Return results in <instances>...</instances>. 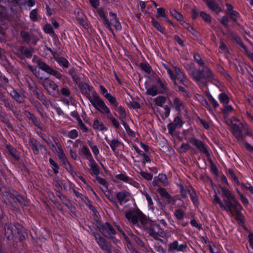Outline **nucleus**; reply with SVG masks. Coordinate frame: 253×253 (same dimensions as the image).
I'll return each mask as SVG.
<instances>
[{"instance_id": "f257e3e1", "label": "nucleus", "mask_w": 253, "mask_h": 253, "mask_svg": "<svg viewBox=\"0 0 253 253\" xmlns=\"http://www.w3.org/2000/svg\"><path fill=\"white\" fill-rule=\"evenodd\" d=\"M221 189L223 202L215 192L213 195V204L215 205H218L221 210L225 211L230 216H236L239 218L242 210V206L229 189L223 186L221 187Z\"/></svg>"}, {"instance_id": "f03ea898", "label": "nucleus", "mask_w": 253, "mask_h": 253, "mask_svg": "<svg viewBox=\"0 0 253 253\" xmlns=\"http://www.w3.org/2000/svg\"><path fill=\"white\" fill-rule=\"evenodd\" d=\"M191 76L201 87L206 85L207 81L212 82L216 79L211 70L205 67L202 71L194 70L191 73Z\"/></svg>"}, {"instance_id": "7ed1b4c3", "label": "nucleus", "mask_w": 253, "mask_h": 253, "mask_svg": "<svg viewBox=\"0 0 253 253\" xmlns=\"http://www.w3.org/2000/svg\"><path fill=\"white\" fill-rule=\"evenodd\" d=\"M88 99L93 106L102 114L111 116L110 110L106 105L103 100L96 94L92 97H88Z\"/></svg>"}, {"instance_id": "20e7f679", "label": "nucleus", "mask_w": 253, "mask_h": 253, "mask_svg": "<svg viewBox=\"0 0 253 253\" xmlns=\"http://www.w3.org/2000/svg\"><path fill=\"white\" fill-rule=\"evenodd\" d=\"M168 74H169L171 80L176 84V80L177 79L183 84H184L185 78L183 74L181 72L180 70L176 67H173V69H171L169 66L164 65Z\"/></svg>"}, {"instance_id": "39448f33", "label": "nucleus", "mask_w": 253, "mask_h": 253, "mask_svg": "<svg viewBox=\"0 0 253 253\" xmlns=\"http://www.w3.org/2000/svg\"><path fill=\"white\" fill-rule=\"evenodd\" d=\"M166 85L164 84L160 78L157 79L156 84L152 85L147 88L146 93L148 95L155 96L158 94H162L166 91Z\"/></svg>"}, {"instance_id": "423d86ee", "label": "nucleus", "mask_w": 253, "mask_h": 253, "mask_svg": "<svg viewBox=\"0 0 253 253\" xmlns=\"http://www.w3.org/2000/svg\"><path fill=\"white\" fill-rule=\"evenodd\" d=\"M236 123H233L231 127L232 133L236 139L242 141L244 139V136L242 134V130L245 128L246 124L240 122L238 119H236Z\"/></svg>"}, {"instance_id": "0eeeda50", "label": "nucleus", "mask_w": 253, "mask_h": 253, "mask_svg": "<svg viewBox=\"0 0 253 253\" xmlns=\"http://www.w3.org/2000/svg\"><path fill=\"white\" fill-rule=\"evenodd\" d=\"M52 146L54 148L52 149L53 152L58 156L65 169L68 170H71V166L64 153L60 143L56 142V147H55L53 144H52Z\"/></svg>"}, {"instance_id": "6e6552de", "label": "nucleus", "mask_w": 253, "mask_h": 253, "mask_svg": "<svg viewBox=\"0 0 253 253\" xmlns=\"http://www.w3.org/2000/svg\"><path fill=\"white\" fill-rule=\"evenodd\" d=\"M147 233L156 240H159V237H165L166 234L164 230L159 227L156 221H153L151 226L147 228Z\"/></svg>"}, {"instance_id": "1a4fd4ad", "label": "nucleus", "mask_w": 253, "mask_h": 253, "mask_svg": "<svg viewBox=\"0 0 253 253\" xmlns=\"http://www.w3.org/2000/svg\"><path fill=\"white\" fill-rule=\"evenodd\" d=\"M187 248L186 243L179 244L177 241H175L170 243L169 246V251L172 253L184 252Z\"/></svg>"}, {"instance_id": "9d476101", "label": "nucleus", "mask_w": 253, "mask_h": 253, "mask_svg": "<svg viewBox=\"0 0 253 253\" xmlns=\"http://www.w3.org/2000/svg\"><path fill=\"white\" fill-rule=\"evenodd\" d=\"M99 230L105 237L108 238H113V236L116 234L115 230L108 223H106L101 226Z\"/></svg>"}, {"instance_id": "9b49d317", "label": "nucleus", "mask_w": 253, "mask_h": 253, "mask_svg": "<svg viewBox=\"0 0 253 253\" xmlns=\"http://www.w3.org/2000/svg\"><path fill=\"white\" fill-rule=\"evenodd\" d=\"M39 66L40 69L49 73V74L55 76L56 78L58 79H61L62 75L60 73H59L57 71L52 69L48 65H46L44 63H40L39 64Z\"/></svg>"}, {"instance_id": "f8f14e48", "label": "nucleus", "mask_w": 253, "mask_h": 253, "mask_svg": "<svg viewBox=\"0 0 253 253\" xmlns=\"http://www.w3.org/2000/svg\"><path fill=\"white\" fill-rule=\"evenodd\" d=\"M100 93L109 102L110 104H116V98L109 93L107 89L103 85L99 86Z\"/></svg>"}, {"instance_id": "ddd939ff", "label": "nucleus", "mask_w": 253, "mask_h": 253, "mask_svg": "<svg viewBox=\"0 0 253 253\" xmlns=\"http://www.w3.org/2000/svg\"><path fill=\"white\" fill-rule=\"evenodd\" d=\"M141 216L140 212L129 211L126 213V217L127 220L133 224L138 222V218Z\"/></svg>"}, {"instance_id": "4468645a", "label": "nucleus", "mask_w": 253, "mask_h": 253, "mask_svg": "<svg viewBox=\"0 0 253 253\" xmlns=\"http://www.w3.org/2000/svg\"><path fill=\"white\" fill-rule=\"evenodd\" d=\"M189 141L192 144L198 148L201 151L206 154H209V151L205 145L201 140H199L195 137H193L190 139Z\"/></svg>"}, {"instance_id": "2eb2a0df", "label": "nucleus", "mask_w": 253, "mask_h": 253, "mask_svg": "<svg viewBox=\"0 0 253 253\" xmlns=\"http://www.w3.org/2000/svg\"><path fill=\"white\" fill-rule=\"evenodd\" d=\"M112 105L115 111L118 113L119 115V119L121 122L122 121H125V119L126 118V111L124 107L122 106L119 105L117 100H116V104H111Z\"/></svg>"}, {"instance_id": "dca6fc26", "label": "nucleus", "mask_w": 253, "mask_h": 253, "mask_svg": "<svg viewBox=\"0 0 253 253\" xmlns=\"http://www.w3.org/2000/svg\"><path fill=\"white\" fill-rule=\"evenodd\" d=\"M42 85L47 90L56 91L58 89V85L50 80L45 78L42 81Z\"/></svg>"}, {"instance_id": "f3484780", "label": "nucleus", "mask_w": 253, "mask_h": 253, "mask_svg": "<svg viewBox=\"0 0 253 253\" xmlns=\"http://www.w3.org/2000/svg\"><path fill=\"white\" fill-rule=\"evenodd\" d=\"M97 12L101 18L104 20V23L106 27L113 34H114L113 30L111 28V23L109 20L106 18L105 14L102 8H97Z\"/></svg>"}, {"instance_id": "a211bd4d", "label": "nucleus", "mask_w": 253, "mask_h": 253, "mask_svg": "<svg viewBox=\"0 0 253 253\" xmlns=\"http://www.w3.org/2000/svg\"><path fill=\"white\" fill-rule=\"evenodd\" d=\"M5 235L9 240L12 239L17 233L16 228L12 224H7L5 227Z\"/></svg>"}, {"instance_id": "6ab92c4d", "label": "nucleus", "mask_w": 253, "mask_h": 253, "mask_svg": "<svg viewBox=\"0 0 253 253\" xmlns=\"http://www.w3.org/2000/svg\"><path fill=\"white\" fill-rule=\"evenodd\" d=\"M209 8L212 11L219 13L222 11L221 8L213 0H206Z\"/></svg>"}, {"instance_id": "aec40b11", "label": "nucleus", "mask_w": 253, "mask_h": 253, "mask_svg": "<svg viewBox=\"0 0 253 253\" xmlns=\"http://www.w3.org/2000/svg\"><path fill=\"white\" fill-rule=\"evenodd\" d=\"M158 192L161 196L168 199V202L169 203L174 204L175 200L170 196L165 189L159 188L158 189Z\"/></svg>"}, {"instance_id": "412c9836", "label": "nucleus", "mask_w": 253, "mask_h": 253, "mask_svg": "<svg viewBox=\"0 0 253 253\" xmlns=\"http://www.w3.org/2000/svg\"><path fill=\"white\" fill-rule=\"evenodd\" d=\"M116 177L120 180L128 183L130 184L135 185L137 183L131 178L126 176L125 174L120 173L117 174Z\"/></svg>"}, {"instance_id": "4be33fe9", "label": "nucleus", "mask_w": 253, "mask_h": 253, "mask_svg": "<svg viewBox=\"0 0 253 253\" xmlns=\"http://www.w3.org/2000/svg\"><path fill=\"white\" fill-rule=\"evenodd\" d=\"M94 238H95V240H96L97 243H98L99 246L100 247V248L103 250L106 251H108V248L106 244L105 239L101 237H97L96 235L94 233Z\"/></svg>"}, {"instance_id": "5701e85b", "label": "nucleus", "mask_w": 253, "mask_h": 253, "mask_svg": "<svg viewBox=\"0 0 253 253\" xmlns=\"http://www.w3.org/2000/svg\"><path fill=\"white\" fill-rule=\"evenodd\" d=\"M80 89L83 93L86 95L89 94L91 92H94L96 93L93 87L86 83H83L80 86Z\"/></svg>"}, {"instance_id": "b1692460", "label": "nucleus", "mask_w": 253, "mask_h": 253, "mask_svg": "<svg viewBox=\"0 0 253 253\" xmlns=\"http://www.w3.org/2000/svg\"><path fill=\"white\" fill-rule=\"evenodd\" d=\"M128 192L125 191H120L117 193V198L119 201L120 202V203H121V204H122L123 203H126L127 201L126 198L128 197Z\"/></svg>"}, {"instance_id": "393cba45", "label": "nucleus", "mask_w": 253, "mask_h": 253, "mask_svg": "<svg viewBox=\"0 0 253 253\" xmlns=\"http://www.w3.org/2000/svg\"><path fill=\"white\" fill-rule=\"evenodd\" d=\"M108 143L109 144L111 149L114 152H115L117 148L122 144L121 141L117 138H114L110 142H108Z\"/></svg>"}, {"instance_id": "a878e982", "label": "nucleus", "mask_w": 253, "mask_h": 253, "mask_svg": "<svg viewBox=\"0 0 253 253\" xmlns=\"http://www.w3.org/2000/svg\"><path fill=\"white\" fill-rule=\"evenodd\" d=\"M92 126L93 128L97 130L103 131L107 130V128L98 119H96L94 121Z\"/></svg>"}, {"instance_id": "bb28decb", "label": "nucleus", "mask_w": 253, "mask_h": 253, "mask_svg": "<svg viewBox=\"0 0 253 253\" xmlns=\"http://www.w3.org/2000/svg\"><path fill=\"white\" fill-rule=\"evenodd\" d=\"M127 94L128 95L127 99L128 100V101L126 102L127 105L134 109L139 108V104L138 102L134 101L132 97L128 93H127Z\"/></svg>"}, {"instance_id": "cd10ccee", "label": "nucleus", "mask_w": 253, "mask_h": 253, "mask_svg": "<svg viewBox=\"0 0 253 253\" xmlns=\"http://www.w3.org/2000/svg\"><path fill=\"white\" fill-rule=\"evenodd\" d=\"M90 163V164L89 165V166L90 167L91 170H92L93 174L96 175H98L99 173L98 167L97 164L93 160L92 158H91Z\"/></svg>"}, {"instance_id": "c85d7f7f", "label": "nucleus", "mask_w": 253, "mask_h": 253, "mask_svg": "<svg viewBox=\"0 0 253 253\" xmlns=\"http://www.w3.org/2000/svg\"><path fill=\"white\" fill-rule=\"evenodd\" d=\"M156 16L157 18L163 17L167 21L170 22L166 14L165 9L164 8L160 7L157 8Z\"/></svg>"}, {"instance_id": "c756f323", "label": "nucleus", "mask_w": 253, "mask_h": 253, "mask_svg": "<svg viewBox=\"0 0 253 253\" xmlns=\"http://www.w3.org/2000/svg\"><path fill=\"white\" fill-rule=\"evenodd\" d=\"M173 105L177 111H180L184 108V105L182 101L178 98H175L173 100Z\"/></svg>"}, {"instance_id": "7c9ffc66", "label": "nucleus", "mask_w": 253, "mask_h": 253, "mask_svg": "<svg viewBox=\"0 0 253 253\" xmlns=\"http://www.w3.org/2000/svg\"><path fill=\"white\" fill-rule=\"evenodd\" d=\"M218 99L220 102L224 105L228 104L229 102L228 96L225 93H221L218 95Z\"/></svg>"}, {"instance_id": "2f4dec72", "label": "nucleus", "mask_w": 253, "mask_h": 253, "mask_svg": "<svg viewBox=\"0 0 253 253\" xmlns=\"http://www.w3.org/2000/svg\"><path fill=\"white\" fill-rule=\"evenodd\" d=\"M166 97L162 96H159L155 98L154 101L156 105L162 107L166 102Z\"/></svg>"}, {"instance_id": "473e14b6", "label": "nucleus", "mask_w": 253, "mask_h": 253, "mask_svg": "<svg viewBox=\"0 0 253 253\" xmlns=\"http://www.w3.org/2000/svg\"><path fill=\"white\" fill-rule=\"evenodd\" d=\"M121 123H122V125H123V126H124L127 133L130 136H131L132 137H134L135 136V133L133 130H132L130 128L128 124L125 121H122V122H121Z\"/></svg>"}, {"instance_id": "72a5a7b5", "label": "nucleus", "mask_w": 253, "mask_h": 253, "mask_svg": "<svg viewBox=\"0 0 253 253\" xmlns=\"http://www.w3.org/2000/svg\"><path fill=\"white\" fill-rule=\"evenodd\" d=\"M49 162L54 172L55 173H58L59 169V167L58 166V164L51 158H49Z\"/></svg>"}, {"instance_id": "f704fd0d", "label": "nucleus", "mask_w": 253, "mask_h": 253, "mask_svg": "<svg viewBox=\"0 0 253 253\" xmlns=\"http://www.w3.org/2000/svg\"><path fill=\"white\" fill-rule=\"evenodd\" d=\"M189 191L190 193V197H191L192 201H193V202L195 205H197L198 204V198L197 197V195L195 193V191L193 189H191V190H189Z\"/></svg>"}, {"instance_id": "c9c22d12", "label": "nucleus", "mask_w": 253, "mask_h": 253, "mask_svg": "<svg viewBox=\"0 0 253 253\" xmlns=\"http://www.w3.org/2000/svg\"><path fill=\"white\" fill-rule=\"evenodd\" d=\"M152 23L153 26L159 32H160L161 33L164 34V31L162 27V26L160 25V24L154 19H152Z\"/></svg>"}, {"instance_id": "e433bc0d", "label": "nucleus", "mask_w": 253, "mask_h": 253, "mask_svg": "<svg viewBox=\"0 0 253 253\" xmlns=\"http://www.w3.org/2000/svg\"><path fill=\"white\" fill-rule=\"evenodd\" d=\"M111 22H110L111 24H113L114 26L116 28V29L118 30H121L122 29V26L118 20L117 18H115V19H111Z\"/></svg>"}, {"instance_id": "4c0bfd02", "label": "nucleus", "mask_w": 253, "mask_h": 253, "mask_svg": "<svg viewBox=\"0 0 253 253\" xmlns=\"http://www.w3.org/2000/svg\"><path fill=\"white\" fill-rule=\"evenodd\" d=\"M56 61L60 65V66L64 68H67L68 67L69 62L64 58H59V59H57Z\"/></svg>"}, {"instance_id": "58836bf2", "label": "nucleus", "mask_w": 253, "mask_h": 253, "mask_svg": "<svg viewBox=\"0 0 253 253\" xmlns=\"http://www.w3.org/2000/svg\"><path fill=\"white\" fill-rule=\"evenodd\" d=\"M170 13L174 17L179 21H181L183 19V16L182 14L174 9L170 10Z\"/></svg>"}, {"instance_id": "ea45409f", "label": "nucleus", "mask_w": 253, "mask_h": 253, "mask_svg": "<svg viewBox=\"0 0 253 253\" xmlns=\"http://www.w3.org/2000/svg\"><path fill=\"white\" fill-rule=\"evenodd\" d=\"M6 16V9L4 6L0 5V21L5 19Z\"/></svg>"}, {"instance_id": "a19ab883", "label": "nucleus", "mask_w": 253, "mask_h": 253, "mask_svg": "<svg viewBox=\"0 0 253 253\" xmlns=\"http://www.w3.org/2000/svg\"><path fill=\"white\" fill-rule=\"evenodd\" d=\"M143 194L147 201L149 208H152L154 204L151 196L147 193H143Z\"/></svg>"}, {"instance_id": "79ce46f5", "label": "nucleus", "mask_w": 253, "mask_h": 253, "mask_svg": "<svg viewBox=\"0 0 253 253\" xmlns=\"http://www.w3.org/2000/svg\"><path fill=\"white\" fill-rule=\"evenodd\" d=\"M143 164H145L146 163H150L151 162V160L149 158V156L146 153L143 154L140 158L139 159Z\"/></svg>"}, {"instance_id": "37998d69", "label": "nucleus", "mask_w": 253, "mask_h": 253, "mask_svg": "<svg viewBox=\"0 0 253 253\" xmlns=\"http://www.w3.org/2000/svg\"><path fill=\"white\" fill-rule=\"evenodd\" d=\"M158 179L164 184L167 185L168 183L167 176L164 173H159L158 176Z\"/></svg>"}, {"instance_id": "c03bdc74", "label": "nucleus", "mask_w": 253, "mask_h": 253, "mask_svg": "<svg viewBox=\"0 0 253 253\" xmlns=\"http://www.w3.org/2000/svg\"><path fill=\"white\" fill-rule=\"evenodd\" d=\"M200 16L205 22L207 23H210L211 22V17L207 13L202 11L200 13Z\"/></svg>"}, {"instance_id": "a18cd8bd", "label": "nucleus", "mask_w": 253, "mask_h": 253, "mask_svg": "<svg viewBox=\"0 0 253 253\" xmlns=\"http://www.w3.org/2000/svg\"><path fill=\"white\" fill-rule=\"evenodd\" d=\"M68 136L72 139H75L77 137L78 135V132L76 129H72L67 133Z\"/></svg>"}, {"instance_id": "49530a36", "label": "nucleus", "mask_w": 253, "mask_h": 253, "mask_svg": "<svg viewBox=\"0 0 253 253\" xmlns=\"http://www.w3.org/2000/svg\"><path fill=\"white\" fill-rule=\"evenodd\" d=\"M43 30L46 34H53L54 31L52 26L50 24H46L43 27Z\"/></svg>"}, {"instance_id": "de8ad7c7", "label": "nucleus", "mask_w": 253, "mask_h": 253, "mask_svg": "<svg viewBox=\"0 0 253 253\" xmlns=\"http://www.w3.org/2000/svg\"><path fill=\"white\" fill-rule=\"evenodd\" d=\"M77 121L78 125L79 126V127L81 129L83 130L84 132H86L88 131L87 128L85 126L83 123L82 120L81 119V118H79L77 119Z\"/></svg>"}, {"instance_id": "09e8293b", "label": "nucleus", "mask_w": 253, "mask_h": 253, "mask_svg": "<svg viewBox=\"0 0 253 253\" xmlns=\"http://www.w3.org/2000/svg\"><path fill=\"white\" fill-rule=\"evenodd\" d=\"M140 173V175L146 180H151L153 178L152 175L149 173L141 171Z\"/></svg>"}, {"instance_id": "8fccbe9b", "label": "nucleus", "mask_w": 253, "mask_h": 253, "mask_svg": "<svg viewBox=\"0 0 253 253\" xmlns=\"http://www.w3.org/2000/svg\"><path fill=\"white\" fill-rule=\"evenodd\" d=\"M224 106L223 112L224 114L228 115L233 111V108L231 105L226 104Z\"/></svg>"}, {"instance_id": "3c124183", "label": "nucleus", "mask_w": 253, "mask_h": 253, "mask_svg": "<svg viewBox=\"0 0 253 253\" xmlns=\"http://www.w3.org/2000/svg\"><path fill=\"white\" fill-rule=\"evenodd\" d=\"M173 123L177 127H181L183 124V123L181 119L179 117H176V118H175L173 121Z\"/></svg>"}, {"instance_id": "603ef678", "label": "nucleus", "mask_w": 253, "mask_h": 253, "mask_svg": "<svg viewBox=\"0 0 253 253\" xmlns=\"http://www.w3.org/2000/svg\"><path fill=\"white\" fill-rule=\"evenodd\" d=\"M176 127H177L173 123H169L168 126L169 133L172 134Z\"/></svg>"}, {"instance_id": "864d4df0", "label": "nucleus", "mask_w": 253, "mask_h": 253, "mask_svg": "<svg viewBox=\"0 0 253 253\" xmlns=\"http://www.w3.org/2000/svg\"><path fill=\"white\" fill-rule=\"evenodd\" d=\"M30 17L33 21H37V11L36 9L32 10L30 13Z\"/></svg>"}, {"instance_id": "5fc2aeb1", "label": "nucleus", "mask_w": 253, "mask_h": 253, "mask_svg": "<svg viewBox=\"0 0 253 253\" xmlns=\"http://www.w3.org/2000/svg\"><path fill=\"white\" fill-rule=\"evenodd\" d=\"M237 192L240 196V199L243 203V204L245 205H247L248 204L249 201L247 198L245 197L242 194H241L239 191L237 190Z\"/></svg>"}, {"instance_id": "6e6d98bb", "label": "nucleus", "mask_w": 253, "mask_h": 253, "mask_svg": "<svg viewBox=\"0 0 253 253\" xmlns=\"http://www.w3.org/2000/svg\"><path fill=\"white\" fill-rule=\"evenodd\" d=\"M175 215L178 219H181L184 216V212L181 210H177L175 212Z\"/></svg>"}, {"instance_id": "4d7b16f0", "label": "nucleus", "mask_w": 253, "mask_h": 253, "mask_svg": "<svg viewBox=\"0 0 253 253\" xmlns=\"http://www.w3.org/2000/svg\"><path fill=\"white\" fill-rule=\"evenodd\" d=\"M91 5L94 8H98L100 5L99 0H89Z\"/></svg>"}, {"instance_id": "13d9d810", "label": "nucleus", "mask_w": 253, "mask_h": 253, "mask_svg": "<svg viewBox=\"0 0 253 253\" xmlns=\"http://www.w3.org/2000/svg\"><path fill=\"white\" fill-rule=\"evenodd\" d=\"M190 148V146L188 143H183L181 144L180 148H179L180 151L181 152H184L187 150H188Z\"/></svg>"}, {"instance_id": "bf43d9fd", "label": "nucleus", "mask_w": 253, "mask_h": 253, "mask_svg": "<svg viewBox=\"0 0 253 253\" xmlns=\"http://www.w3.org/2000/svg\"><path fill=\"white\" fill-rule=\"evenodd\" d=\"M141 68L147 73L151 72V68L150 66L147 63H142L141 64Z\"/></svg>"}, {"instance_id": "052dcab7", "label": "nucleus", "mask_w": 253, "mask_h": 253, "mask_svg": "<svg viewBox=\"0 0 253 253\" xmlns=\"http://www.w3.org/2000/svg\"><path fill=\"white\" fill-rule=\"evenodd\" d=\"M138 221H140L141 224L145 225L147 222L146 216L141 212V216L138 218Z\"/></svg>"}, {"instance_id": "680f3d73", "label": "nucleus", "mask_w": 253, "mask_h": 253, "mask_svg": "<svg viewBox=\"0 0 253 253\" xmlns=\"http://www.w3.org/2000/svg\"><path fill=\"white\" fill-rule=\"evenodd\" d=\"M29 144L34 153L37 154L39 152V149L35 143L33 141H31Z\"/></svg>"}, {"instance_id": "e2e57ef3", "label": "nucleus", "mask_w": 253, "mask_h": 253, "mask_svg": "<svg viewBox=\"0 0 253 253\" xmlns=\"http://www.w3.org/2000/svg\"><path fill=\"white\" fill-rule=\"evenodd\" d=\"M134 150L136 151L137 153L136 157L138 159L140 158L143 155V154H144L142 150H141L138 147L136 146H133Z\"/></svg>"}, {"instance_id": "0e129e2a", "label": "nucleus", "mask_w": 253, "mask_h": 253, "mask_svg": "<svg viewBox=\"0 0 253 253\" xmlns=\"http://www.w3.org/2000/svg\"><path fill=\"white\" fill-rule=\"evenodd\" d=\"M83 153L86 156H89L90 157V159L92 158L91 156V153L89 149L85 146H84L82 148Z\"/></svg>"}, {"instance_id": "69168bd1", "label": "nucleus", "mask_w": 253, "mask_h": 253, "mask_svg": "<svg viewBox=\"0 0 253 253\" xmlns=\"http://www.w3.org/2000/svg\"><path fill=\"white\" fill-rule=\"evenodd\" d=\"M229 14L231 15V18L234 21H236L239 17V14L236 11L233 10Z\"/></svg>"}, {"instance_id": "338daca9", "label": "nucleus", "mask_w": 253, "mask_h": 253, "mask_svg": "<svg viewBox=\"0 0 253 253\" xmlns=\"http://www.w3.org/2000/svg\"><path fill=\"white\" fill-rule=\"evenodd\" d=\"M91 149L95 155H97L99 154V150L96 145L93 144H90Z\"/></svg>"}, {"instance_id": "774afa93", "label": "nucleus", "mask_w": 253, "mask_h": 253, "mask_svg": "<svg viewBox=\"0 0 253 253\" xmlns=\"http://www.w3.org/2000/svg\"><path fill=\"white\" fill-rule=\"evenodd\" d=\"M155 253H167L166 251L160 246L155 247Z\"/></svg>"}]
</instances>
